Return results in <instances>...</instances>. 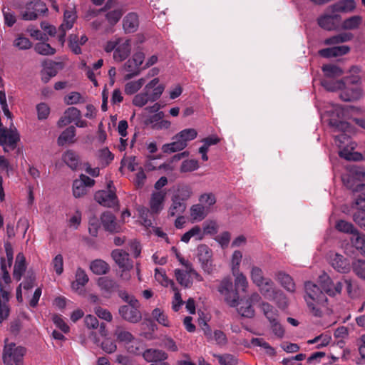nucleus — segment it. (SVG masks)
I'll return each instance as SVG.
<instances>
[{"label": "nucleus", "instance_id": "f257e3e1", "mask_svg": "<svg viewBox=\"0 0 365 365\" xmlns=\"http://www.w3.org/2000/svg\"><path fill=\"white\" fill-rule=\"evenodd\" d=\"M304 289V299L310 312L315 317H322V307H324L327 301L325 294L318 286L311 282L305 283Z\"/></svg>", "mask_w": 365, "mask_h": 365}, {"label": "nucleus", "instance_id": "f03ea898", "mask_svg": "<svg viewBox=\"0 0 365 365\" xmlns=\"http://www.w3.org/2000/svg\"><path fill=\"white\" fill-rule=\"evenodd\" d=\"M2 359L5 365H24V356L26 349L22 346H16L15 343H8V339L4 341Z\"/></svg>", "mask_w": 365, "mask_h": 365}, {"label": "nucleus", "instance_id": "7ed1b4c3", "mask_svg": "<svg viewBox=\"0 0 365 365\" xmlns=\"http://www.w3.org/2000/svg\"><path fill=\"white\" fill-rule=\"evenodd\" d=\"M357 81L349 78L339 81V89H341L340 98L343 101L352 102L362 97L363 89Z\"/></svg>", "mask_w": 365, "mask_h": 365}, {"label": "nucleus", "instance_id": "20e7f679", "mask_svg": "<svg viewBox=\"0 0 365 365\" xmlns=\"http://www.w3.org/2000/svg\"><path fill=\"white\" fill-rule=\"evenodd\" d=\"M217 290L224 297L225 302L230 306L234 307L237 304V299H239V295L237 291L233 287L231 278H224L220 282Z\"/></svg>", "mask_w": 365, "mask_h": 365}, {"label": "nucleus", "instance_id": "39448f33", "mask_svg": "<svg viewBox=\"0 0 365 365\" xmlns=\"http://www.w3.org/2000/svg\"><path fill=\"white\" fill-rule=\"evenodd\" d=\"M19 140L20 135L16 128L14 130L0 128V145L3 146L4 152L9 153L14 150Z\"/></svg>", "mask_w": 365, "mask_h": 365}, {"label": "nucleus", "instance_id": "423d86ee", "mask_svg": "<svg viewBox=\"0 0 365 365\" xmlns=\"http://www.w3.org/2000/svg\"><path fill=\"white\" fill-rule=\"evenodd\" d=\"M26 9L21 14V18L25 21H32L38 18L39 15L44 14L48 11L46 4L41 0H34L28 2Z\"/></svg>", "mask_w": 365, "mask_h": 365}, {"label": "nucleus", "instance_id": "0eeeda50", "mask_svg": "<svg viewBox=\"0 0 365 365\" xmlns=\"http://www.w3.org/2000/svg\"><path fill=\"white\" fill-rule=\"evenodd\" d=\"M197 251V257L201 264V268L208 274H212L214 270L212 250L207 245L201 244L198 245Z\"/></svg>", "mask_w": 365, "mask_h": 365}, {"label": "nucleus", "instance_id": "6e6552de", "mask_svg": "<svg viewBox=\"0 0 365 365\" xmlns=\"http://www.w3.org/2000/svg\"><path fill=\"white\" fill-rule=\"evenodd\" d=\"M260 299L261 297L259 294L255 292L247 299H241L240 302L237 299V304L235 307H237L238 313L242 317L252 318L255 314L253 305L259 302Z\"/></svg>", "mask_w": 365, "mask_h": 365}, {"label": "nucleus", "instance_id": "1a4fd4ad", "mask_svg": "<svg viewBox=\"0 0 365 365\" xmlns=\"http://www.w3.org/2000/svg\"><path fill=\"white\" fill-rule=\"evenodd\" d=\"M341 21V16L339 14H324L317 19L318 25L327 31L336 30Z\"/></svg>", "mask_w": 365, "mask_h": 365}, {"label": "nucleus", "instance_id": "9d476101", "mask_svg": "<svg viewBox=\"0 0 365 365\" xmlns=\"http://www.w3.org/2000/svg\"><path fill=\"white\" fill-rule=\"evenodd\" d=\"M130 302V304L122 305L119 307V314L123 319H138L140 318L139 302L137 299H133Z\"/></svg>", "mask_w": 365, "mask_h": 365}, {"label": "nucleus", "instance_id": "9b49d317", "mask_svg": "<svg viewBox=\"0 0 365 365\" xmlns=\"http://www.w3.org/2000/svg\"><path fill=\"white\" fill-rule=\"evenodd\" d=\"M329 260L331 267L339 272L346 273L350 269L349 260L338 253H331Z\"/></svg>", "mask_w": 365, "mask_h": 365}, {"label": "nucleus", "instance_id": "f8f14e48", "mask_svg": "<svg viewBox=\"0 0 365 365\" xmlns=\"http://www.w3.org/2000/svg\"><path fill=\"white\" fill-rule=\"evenodd\" d=\"M94 198L96 202L105 207H114L118 205L117 196L111 191H98L96 192Z\"/></svg>", "mask_w": 365, "mask_h": 365}, {"label": "nucleus", "instance_id": "ddd939ff", "mask_svg": "<svg viewBox=\"0 0 365 365\" xmlns=\"http://www.w3.org/2000/svg\"><path fill=\"white\" fill-rule=\"evenodd\" d=\"M111 256L119 267L123 270H129L133 267V262L129 259V255L127 252L116 249L113 250Z\"/></svg>", "mask_w": 365, "mask_h": 365}, {"label": "nucleus", "instance_id": "4468645a", "mask_svg": "<svg viewBox=\"0 0 365 365\" xmlns=\"http://www.w3.org/2000/svg\"><path fill=\"white\" fill-rule=\"evenodd\" d=\"M321 281L322 282V288L324 292L329 296H334L336 294H339L344 287V280L342 282H337L334 284L331 279L327 274L321 276Z\"/></svg>", "mask_w": 365, "mask_h": 365}, {"label": "nucleus", "instance_id": "2eb2a0df", "mask_svg": "<svg viewBox=\"0 0 365 365\" xmlns=\"http://www.w3.org/2000/svg\"><path fill=\"white\" fill-rule=\"evenodd\" d=\"M101 223L105 230L109 232H118L120 230V226L116 222L115 215L109 212H104L101 216Z\"/></svg>", "mask_w": 365, "mask_h": 365}, {"label": "nucleus", "instance_id": "dca6fc26", "mask_svg": "<svg viewBox=\"0 0 365 365\" xmlns=\"http://www.w3.org/2000/svg\"><path fill=\"white\" fill-rule=\"evenodd\" d=\"M159 83L158 78H155L149 82L144 88L142 93L135 95L133 99V103L135 106L143 107L148 102L150 101L149 97L148 96V91L152 88L154 86H156Z\"/></svg>", "mask_w": 365, "mask_h": 365}, {"label": "nucleus", "instance_id": "f3484780", "mask_svg": "<svg viewBox=\"0 0 365 365\" xmlns=\"http://www.w3.org/2000/svg\"><path fill=\"white\" fill-rule=\"evenodd\" d=\"M143 357L147 362L158 363L165 361L168 358V355L160 349H148L143 351Z\"/></svg>", "mask_w": 365, "mask_h": 365}, {"label": "nucleus", "instance_id": "a211bd4d", "mask_svg": "<svg viewBox=\"0 0 365 365\" xmlns=\"http://www.w3.org/2000/svg\"><path fill=\"white\" fill-rule=\"evenodd\" d=\"M165 195L166 193L160 190L152 193L150 200V208L152 213L158 214L163 210Z\"/></svg>", "mask_w": 365, "mask_h": 365}, {"label": "nucleus", "instance_id": "6ab92c4d", "mask_svg": "<svg viewBox=\"0 0 365 365\" xmlns=\"http://www.w3.org/2000/svg\"><path fill=\"white\" fill-rule=\"evenodd\" d=\"M63 161L73 170L81 168L80 156L73 150H68L62 155Z\"/></svg>", "mask_w": 365, "mask_h": 365}, {"label": "nucleus", "instance_id": "aec40b11", "mask_svg": "<svg viewBox=\"0 0 365 365\" xmlns=\"http://www.w3.org/2000/svg\"><path fill=\"white\" fill-rule=\"evenodd\" d=\"M350 51L348 46H338L326 48L319 51V54L323 58L338 57L346 54Z\"/></svg>", "mask_w": 365, "mask_h": 365}, {"label": "nucleus", "instance_id": "412c9836", "mask_svg": "<svg viewBox=\"0 0 365 365\" xmlns=\"http://www.w3.org/2000/svg\"><path fill=\"white\" fill-rule=\"evenodd\" d=\"M81 115V113L77 108L70 107L65 110L63 115L58 120V125L59 127L65 126L80 118Z\"/></svg>", "mask_w": 365, "mask_h": 365}, {"label": "nucleus", "instance_id": "4be33fe9", "mask_svg": "<svg viewBox=\"0 0 365 365\" xmlns=\"http://www.w3.org/2000/svg\"><path fill=\"white\" fill-rule=\"evenodd\" d=\"M158 325L155 321H143L140 324V335L147 339L157 337Z\"/></svg>", "mask_w": 365, "mask_h": 365}, {"label": "nucleus", "instance_id": "5701e85b", "mask_svg": "<svg viewBox=\"0 0 365 365\" xmlns=\"http://www.w3.org/2000/svg\"><path fill=\"white\" fill-rule=\"evenodd\" d=\"M333 13H350L356 9L354 0H341L329 6Z\"/></svg>", "mask_w": 365, "mask_h": 365}, {"label": "nucleus", "instance_id": "b1692460", "mask_svg": "<svg viewBox=\"0 0 365 365\" xmlns=\"http://www.w3.org/2000/svg\"><path fill=\"white\" fill-rule=\"evenodd\" d=\"M123 26L125 33H133L139 26L138 16L136 13L128 14L123 19Z\"/></svg>", "mask_w": 365, "mask_h": 365}, {"label": "nucleus", "instance_id": "393cba45", "mask_svg": "<svg viewBox=\"0 0 365 365\" xmlns=\"http://www.w3.org/2000/svg\"><path fill=\"white\" fill-rule=\"evenodd\" d=\"M26 269V258L23 253L16 255V262L14 267L13 276L16 281H20L23 274Z\"/></svg>", "mask_w": 365, "mask_h": 365}, {"label": "nucleus", "instance_id": "a878e982", "mask_svg": "<svg viewBox=\"0 0 365 365\" xmlns=\"http://www.w3.org/2000/svg\"><path fill=\"white\" fill-rule=\"evenodd\" d=\"M257 287L261 294L267 299H272L279 291L275 288L274 282L270 279H265L262 284Z\"/></svg>", "mask_w": 365, "mask_h": 365}, {"label": "nucleus", "instance_id": "bb28decb", "mask_svg": "<svg viewBox=\"0 0 365 365\" xmlns=\"http://www.w3.org/2000/svg\"><path fill=\"white\" fill-rule=\"evenodd\" d=\"M98 285L101 290L108 294L116 292L119 287L118 283L115 280L108 277H100L98 280Z\"/></svg>", "mask_w": 365, "mask_h": 365}, {"label": "nucleus", "instance_id": "cd10ccee", "mask_svg": "<svg viewBox=\"0 0 365 365\" xmlns=\"http://www.w3.org/2000/svg\"><path fill=\"white\" fill-rule=\"evenodd\" d=\"M187 146V143L182 142L178 138V135L173 137V142L163 145L162 150L165 153H172L183 150Z\"/></svg>", "mask_w": 365, "mask_h": 365}, {"label": "nucleus", "instance_id": "c85d7f7f", "mask_svg": "<svg viewBox=\"0 0 365 365\" xmlns=\"http://www.w3.org/2000/svg\"><path fill=\"white\" fill-rule=\"evenodd\" d=\"M76 136V128L71 125L63 130L58 136L57 143L58 145L63 146L66 143H74V137Z\"/></svg>", "mask_w": 365, "mask_h": 365}, {"label": "nucleus", "instance_id": "c756f323", "mask_svg": "<svg viewBox=\"0 0 365 365\" xmlns=\"http://www.w3.org/2000/svg\"><path fill=\"white\" fill-rule=\"evenodd\" d=\"M192 195V189L187 185H183L178 186L177 190L173 195V197L180 200L183 202H186Z\"/></svg>", "mask_w": 365, "mask_h": 365}, {"label": "nucleus", "instance_id": "7c9ffc66", "mask_svg": "<svg viewBox=\"0 0 365 365\" xmlns=\"http://www.w3.org/2000/svg\"><path fill=\"white\" fill-rule=\"evenodd\" d=\"M130 53V46L128 41L119 45L113 52V58L116 61H123L129 56Z\"/></svg>", "mask_w": 365, "mask_h": 365}, {"label": "nucleus", "instance_id": "2f4dec72", "mask_svg": "<svg viewBox=\"0 0 365 365\" xmlns=\"http://www.w3.org/2000/svg\"><path fill=\"white\" fill-rule=\"evenodd\" d=\"M172 204L169 208V215L172 217L177 215H182L186 210L187 203L183 202L172 196Z\"/></svg>", "mask_w": 365, "mask_h": 365}, {"label": "nucleus", "instance_id": "473e14b6", "mask_svg": "<svg viewBox=\"0 0 365 365\" xmlns=\"http://www.w3.org/2000/svg\"><path fill=\"white\" fill-rule=\"evenodd\" d=\"M91 270L97 275L106 274L109 271V265L102 259H95L90 264Z\"/></svg>", "mask_w": 365, "mask_h": 365}, {"label": "nucleus", "instance_id": "72a5a7b5", "mask_svg": "<svg viewBox=\"0 0 365 365\" xmlns=\"http://www.w3.org/2000/svg\"><path fill=\"white\" fill-rule=\"evenodd\" d=\"M277 279L281 285L289 292H294L295 284L292 278L287 274L283 272H279L277 274Z\"/></svg>", "mask_w": 365, "mask_h": 365}, {"label": "nucleus", "instance_id": "f704fd0d", "mask_svg": "<svg viewBox=\"0 0 365 365\" xmlns=\"http://www.w3.org/2000/svg\"><path fill=\"white\" fill-rule=\"evenodd\" d=\"M207 215L206 207L202 204H195L190 207V215L194 220H202Z\"/></svg>", "mask_w": 365, "mask_h": 365}, {"label": "nucleus", "instance_id": "c9c22d12", "mask_svg": "<svg viewBox=\"0 0 365 365\" xmlns=\"http://www.w3.org/2000/svg\"><path fill=\"white\" fill-rule=\"evenodd\" d=\"M352 246L365 257V235L359 232L351 238Z\"/></svg>", "mask_w": 365, "mask_h": 365}, {"label": "nucleus", "instance_id": "e433bc0d", "mask_svg": "<svg viewBox=\"0 0 365 365\" xmlns=\"http://www.w3.org/2000/svg\"><path fill=\"white\" fill-rule=\"evenodd\" d=\"M351 34L342 33L326 38L324 41V43L325 45H335L349 41L351 39Z\"/></svg>", "mask_w": 365, "mask_h": 365}, {"label": "nucleus", "instance_id": "4c0bfd02", "mask_svg": "<svg viewBox=\"0 0 365 365\" xmlns=\"http://www.w3.org/2000/svg\"><path fill=\"white\" fill-rule=\"evenodd\" d=\"M362 22V18L356 15L346 19L341 24V27L344 30H354L358 29Z\"/></svg>", "mask_w": 365, "mask_h": 365}, {"label": "nucleus", "instance_id": "58836bf2", "mask_svg": "<svg viewBox=\"0 0 365 365\" xmlns=\"http://www.w3.org/2000/svg\"><path fill=\"white\" fill-rule=\"evenodd\" d=\"M124 69L128 73L125 76V80H129L138 76L140 72V66H138L136 63H134L131 59L127 61L124 64Z\"/></svg>", "mask_w": 365, "mask_h": 365}, {"label": "nucleus", "instance_id": "ea45409f", "mask_svg": "<svg viewBox=\"0 0 365 365\" xmlns=\"http://www.w3.org/2000/svg\"><path fill=\"white\" fill-rule=\"evenodd\" d=\"M113 335L116 337V340L118 342H123L125 344H128L134 338L130 332L119 327L115 329Z\"/></svg>", "mask_w": 365, "mask_h": 365}, {"label": "nucleus", "instance_id": "a19ab883", "mask_svg": "<svg viewBox=\"0 0 365 365\" xmlns=\"http://www.w3.org/2000/svg\"><path fill=\"white\" fill-rule=\"evenodd\" d=\"M336 229L341 232L352 234L353 236L358 233V230L354 227L352 223L343 220L336 222Z\"/></svg>", "mask_w": 365, "mask_h": 365}, {"label": "nucleus", "instance_id": "79ce46f5", "mask_svg": "<svg viewBox=\"0 0 365 365\" xmlns=\"http://www.w3.org/2000/svg\"><path fill=\"white\" fill-rule=\"evenodd\" d=\"M322 69L325 76L328 78L339 77L343 74V71L339 66L333 64H325Z\"/></svg>", "mask_w": 365, "mask_h": 365}, {"label": "nucleus", "instance_id": "37998d69", "mask_svg": "<svg viewBox=\"0 0 365 365\" xmlns=\"http://www.w3.org/2000/svg\"><path fill=\"white\" fill-rule=\"evenodd\" d=\"M175 275L176 277V279L178 282L185 287H190L192 281L190 279V275H188V273L183 270H180L179 269H176L175 270Z\"/></svg>", "mask_w": 365, "mask_h": 365}, {"label": "nucleus", "instance_id": "c03bdc74", "mask_svg": "<svg viewBox=\"0 0 365 365\" xmlns=\"http://www.w3.org/2000/svg\"><path fill=\"white\" fill-rule=\"evenodd\" d=\"M88 280L89 279L86 272L81 268H78L76 273V281L73 282L72 287L73 289H78L79 286H85Z\"/></svg>", "mask_w": 365, "mask_h": 365}, {"label": "nucleus", "instance_id": "a18cd8bd", "mask_svg": "<svg viewBox=\"0 0 365 365\" xmlns=\"http://www.w3.org/2000/svg\"><path fill=\"white\" fill-rule=\"evenodd\" d=\"M213 356L217 359L220 365H237L238 359L232 354H214Z\"/></svg>", "mask_w": 365, "mask_h": 365}, {"label": "nucleus", "instance_id": "49530a36", "mask_svg": "<svg viewBox=\"0 0 365 365\" xmlns=\"http://www.w3.org/2000/svg\"><path fill=\"white\" fill-rule=\"evenodd\" d=\"M126 348L129 353L135 355H143V353L145 351L143 350V344L138 340H135L134 338L128 344H126Z\"/></svg>", "mask_w": 365, "mask_h": 365}, {"label": "nucleus", "instance_id": "de8ad7c7", "mask_svg": "<svg viewBox=\"0 0 365 365\" xmlns=\"http://www.w3.org/2000/svg\"><path fill=\"white\" fill-rule=\"evenodd\" d=\"M259 308L267 319H276L278 316L277 310L267 302H262L260 304Z\"/></svg>", "mask_w": 365, "mask_h": 365}, {"label": "nucleus", "instance_id": "09e8293b", "mask_svg": "<svg viewBox=\"0 0 365 365\" xmlns=\"http://www.w3.org/2000/svg\"><path fill=\"white\" fill-rule=\"evenodd\" d=\"M144 83V78H140L135 81H130L125 86V93L128 95L134 94L142 88Z\"/></svg>", "mask_w": 365, "mask_h": 365}, {"label": "nucleus", "instance_id": "8fccbe9b", "mask_svg": "<svg viewBox=\"0 0 365 365\" xmlns=\"http://www.w3.org/2000/svg\"><path fill=\"white\" fill-rule=\"evenodd\" d=\"M254 346H260L265 349L266 353L269 356H274L276 352L267 342L262 338H252L250 341Z\"/></svg>", "mask_w": 365, "mask_h": 365}, {"label": "nucleus", "instance_id": "3c124183", "mask_svg": "<svg viewBox=\"0 0 365 365\" xmlns=\"http://www.w3.org/2000/svg\"><path fill=\"white\" fill-rule=\"evenodd\" d=\"M76 18V16L73 11L66 10L63 15V22L61 25V29H71L73 27Z\"/></svg>", "mask_w": 365, "mask_h": 365}, {"label": "nucleus", "instance_id": "603ef678", "mask_svg": "<svg viewBox=\"0 0 365 365\" xmlns=\"http://www.w3.org/2000/svg\"><path fill=\"white\" fill-rule=\"evenodd\" d=\"M155 279L164 287H168L170 285L173 289L175 287V282L170 279L165 272L162 269L158 268L155 269Z\"/></svg>", "mask_w": 365, "mask_h": 365}, {"label": "nucleus", "instance_id": "864d4df0", "mask_svg": "<svg viewBox=\"0 0 365 365\" xmlns=\"http://www.w3.org/2000/svg\"><path fill=\"white\" fill-rule=\"evenodd\" d=\"M36 53L41 55H53L55 53V48H52L50 44L45 42L37 43L34 46Z\"/></svg>", "mask_w": 365, "mask_h": 365}, {"label": "nucleus", "instance_id": "5fc2aeb1", "mask_svg": "<svg viewBox=\"0 0 365 365\" xmlns=\"http://www.w3.org/2000/svg\"><path fill=\"white\" fill-rule=\"evenodd\" d=\"M251 279L254 284L257 286H259L264 281H265V279H267L264 277L262 269L254 266L251 269Z\"/></svg>", "mask_w": 365, "mask_h": 365}, {"label": "nucleus", "instance_id": "6e6d98bb", "mask_svg": "<svg viewBox=\"0 0 365 365\" xmlns=\"http://www.w3.org/2000/svg\"><path fill=\"white\" fill-rule=\"evenodd\" d=\"M178 138H180L182 142L187 144L188 141L195 139L197 137V133L193 128H187L182 130L177 134Z\"/></svg>", "mask_w": 365, "mask_h": 365}, {"label": "nucleus", "instance_id": "4d7b16f0", "mask_svg": "<svg viewBox=\"0 0 365 365\" xmlns=\"http://www.w3.org/2000/svg\"><path fill=\"white\" fill-rule=\"evenodd\" d=\"M203 235H213L218 232V225L215 220H207L202 224Z\"/></svg>", "mask_w": 365, "mask_h": 365}, {"label": "nucleus", "instance_id": "13d9d810", "mask_svg": "<svg viewBox=\"0 0 365 365\" xmlns=\"http://www.w3.org/2000/svg\"><path fill=\"white\" fill-rule=\"evenodd\" d=\"M87 192V187L82 184V182L76 179L73 182V194L75 197H81Z\"/></svg>", "mask_w": 365, "mask_h": 365}, {"label": "nucleus", "instance_id": "bf43d9fd", "mask_svg": "<svg viewBox=\"0 0 365 365\" xmlns=\"http://www.w3.org/2000/svg\"><path fill=\"white\" fill-rule=\"evenodd\" d=\"M164 91V87L162 85L154 86L152 88H150L148 91V96L149 97V100L150 102H154L160 98Z\"/></svg>", "mask_w": 365, "mask_h": 365}, {"label": "nucleus", "instance_id": "052dcab7", "mask_svg": "<svg viewBox=\"0 0 365 365\" xmlns=\"http://www.w3.org/2000/svg\"><path fill=\"white\" fill-rule=\"evenodd\" d=\"M235 276V287L236 290L241 289L243 292H245L248 285L246 277L242 273H240V271L237 272Z\"/></svg>", "mask_w": 365, "mask_h": 365}, {"label": "nucleus", "instance_id": "680f3d73", "mask_svg": "<svg viewBox=\"0 0 365 365\" xmlns=\"http://www.w3.org/2000/svg\"><path fill=\"white\" fill-rule=\"evenodd\" d=\"M99 158L102 161L103 165L106 166L112 162L114 155L108 148H105L99 150Z\"/></svg>", "mask_w": 365, "mask_h": 365}, {"label": "nucleus", "instance_id": "e2e57ef3", "mask_svg": "<svg viewBox=\"0 0 365 365\" xmlns=\"http://www.w3.org/2000/svg\"><path fill=\"white\" fill-rule=\"evenodd\" d=\"M198 167V162L196 160H186L182 163L180 171L182 173L191 172L197 170Z\"/></svg>", "mask_w": 365, "mask_h": 365}, {"label": "nucleus", "instance_id": "0e129e2a", "mask_svg": "<svg viewBox=\"0 0 365 365\" xmlns=\"http://www.w3.org/2000/svg\"><path fill=\"white\" fill-rule=\"evenodd\" d=\"M84 99L78 92H71L65 97V103L67 105H73L84 103Z\"/></svg>", "mask_w": 365, "mask_h": 365}, {"label": "nucleus", "instance_id": "69168bd1", "mask_svg": "<svg viewBox=\"0 0 365 365\" xmlns=\"http://www.w3.org/2000/svg\"><path fill=\"white\" fill-rule=\"evenodd\" d=\"M329 125L336 131H345L349 128V123L339 119L331 118Z\"/></svg>", "mask_w": 365, "mask_h": 365}, {"label": "nucleus", "instance_id": "338daca9", "mask_svg": "<svg viewBox=\"0 0 365 365\" xmlns=\"http://www.w3.org/2000/svg\"><path fill=\"white\" fill-rule=\"evenodd\" d=\"M354 273L360 278L365 279V260H357L352 265Z\"/></svg>", "mask_w": 365, "mask_h": 365}, {"label": "nucleus", "instance_id": "774afa93", "mask_svg": "<svg viewBox=\"0 0 365 365\" xmlns=\"http://www.w3.org/2000/svg\"><path fill=\"white\" fill-rule=\"evenodd\" d=\"M199 201L202 205H205L207 207H210V206L215 204L216 197L215 195L212 192L204 193L199 197Z\"/></svg>", "mask_w": 365, "mask_h": 365}]
</instances>
